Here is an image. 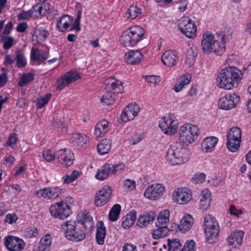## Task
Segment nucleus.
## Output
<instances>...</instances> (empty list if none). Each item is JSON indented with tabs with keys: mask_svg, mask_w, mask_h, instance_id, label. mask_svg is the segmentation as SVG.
<instances>
[{
	"mask_svg": "<svg viewBox=\"0 0 251 251\" xmlns=\"http://www.w3.org/2000/svg\"><path fill=\"white\" fill-rule=\"evenodd\" d=\"M35 35L33 36V38L36 37V42L40 43L44 41L49 35V32L47 30L43 28H38L35 30Z\"/></svg>",
	"mask_w": 251,
	"mask_h": 251,
	"instance_id": "nucleus-46",
	"label": "nucleus"
},
{
	"mask_svg": "<svg viewBox=\"0 0 251 251\" xmlns=\"http://www.w3.org/2000/svg\"><path fill=\"white\" fill-rule=\"evenodd\" d=\"M49 7L50 4L48 3H37L34 5L31 9L33 18H37L45 15Z\"/></svg>",
	"mask_w": 251,
	"mask_h": 251,
	"instance_id": "nucleus-27",
	"label": "nucleus"
},
{
	"mask_svg": "<svg viewBox=\"0 0 251 251\" xmlns=\"http://www.w3.org/2000/svg\"><path fill=\"white\" fill-rule=\"evenodd\" d=\"M167 244L169 250L171 251H181L182 249V244L179 239H168L167 240Z\"/></svg>",
	"mask_w": 251,
	"mask_h": 251,
	"instance_id": "nucleus-43",
	"label": "nucleus"
},
{
	"mask_svg": "<svg viewBox=\"0 0 251 251\" xmlns=\"http://www.w3.org/2000/svg\"><path fill=\"white\" fill-rule=\"evenodd\" d=\"M17 64L18 67H24L26 65V60L21 50L16 51Z\"/></svg>",
	"mask_w": 251,
	"mask_h": 251,
	"instance_id": "nucleus-55",
	"label": "nucleus"
},
{
	"mask_svg": "<svg viewBox=\"0 0 251 251\" xmlns=\"http://www.w3.org/2000/svg\"><path fill=\"white\" fill-rule=\"evenodd\" d=\"M80 78L79 75L75 71H71L61 76L56 81V89L61 91L66 86L75 81Z\"/></svg>",
	"mask_w": 251,
	"mask_h": 251,
	"instance_id": "nucleus-13",
	"label": "nucleus"
},
{
	"mask_svg": "<svg viewBox=\"0 0 251 251\" xmlns=\"http://www.w3.org/2000/svg\"><path fill=\"white\" fill-rule=\"evenodd\" d=\"M109 122L106 120H102L98 123L95 128L94 135L96 137H102L108 130Z\"/></svg>",
	"mask_w": 251,
	"mask_h": 251,
	"instance_id": "nucleus-31",
	"label": "nucleus"
},
{
	"mask_svg": "<svg viewBox=\"0 0 251 251\" xmlns=\"http://www.w3.org/2000/svg\"><path fill=\"white\" fill-rule=\"evenodd\" d=\"M31 17L33 18V15H31V9L28 11H22L18 15V16L19 20H28Z\"/></svg>",
	"mask_w": 251,
	"mask_h": 251,
	"instance_id": "nucleus-64",
	"label": "nucleus"
},
{
	"mask_svg": "<svg viewBox=\"0 0 251 251\" xmlns=\"http://www.w3.org/2000/svg\"><path fill=\"white\" fill-rule=\"evenodd\" d=\"M205 176H206L204 173H197L194 175L192 179L194 183H201L204 181Z\"/></svg>",
	"mask_w": 251,
	"mask_h": 251,
	"instance_id": "nucleus-63",
	"label": "nucleus"
},
{
	"mask_svg": "<svg viewBox=\"0 0 251 251\" xmlns=\"http://www.w3.org/2000/svg\"><path fill=\"white\" fill-rule=\"evenodd\" d=\"M242 132L240 128L234 126L230 128L226 134V147L229 151L235 152L240 147Z\"/></svg>",
	"mask_w": 251,
	"mask_h": 251,
	"instance_id": "nucleus-7",
	"label": "nucleus"
},
{
	"mask_svg": "<svg viewBox=\"0 0 251 251\" xmlns=\"http://www.w3.org/2000/svg\"><path fill=\"white\" fill-rule=\"evenodd\" d=\"M192 199L191 192L185 187L177 188L173 193V201L179 204H187Z\"/></svg>",
	"mask_w": 251,
	"mask_h": 251,
	"instance_id": "nucleus-14",
	"label": "nucleus"
},
{
	"mask_svg": "<svg viewBox=\"0 0 251 251\" xmlns=\"http://www.w3.org/2000/svg\"><path fill=\"white\" fill-rule=\"evenodd\" d=\"M33 79L34 75L32 73L24 74L19 80L18 85L20 87H23L31 82Z\"/></svg>",
	"mask_w": 251,
	"mask_h": 251,
	"instance_id": "nucleus-47",
	"label": "nucleus"
},
{
	"mask_svg": "<svg viewBox=\"0 0 251 251\" xmlns=\"http://www.w3.org/2000/svg\"><path fill=\"white\" fill-rule=\"evenodd\" d=\"M49 53L37 48H32L30 53L31 60L38 61V64L44 62L48 58Z\"/></svg>",
	"mask_w": 251,
	"mask_h": 251,
	"instance_id": "nucleus-29",
	"label": "nucleus"
},
{
	"mask_svg": "<svg viewBox=\"0 0 251 251\" xmlns=\"http://www.w3.org/2000/svg\"><path fill=\"white\" fill-rule=\"evenodd\" d=\"M63 190L58 187H45L39 189L34 192V195L38 198L48 200H55L62 193Z\"/></svg>",
	"mask_w": 251,
	"mask_h": 251,
	"instance_id": "nucleus-12",
	"label": "nucleus"
},
{
	"mask_svg": "<svg viewBox=\"0 0 251 251\" xmlns=\"http://www.w3.org/2000/svg\"><path fill=\"white\" fill-rule=\"evenodd\" d=\"M76 6L79 8V10L78 11L77 14V17L75 20L74 23L73 25L72 28H71V30H76L77 31L80 30V28L79 27L80 25V21L81 17V12H82V7L80 3H77Z\"/></svg>",
	"mask_w": 251,
	"mask_h": 251,
	"instance_id": "nucleus-49",
	"label": "nucleus"
},
{
	"mask_svg": "<svg viewBox=\"0 0 251 251\" xmlns=\"http://www.w3.org/2000/svg\"><path fill=\"white\" fill-rule=\"evenodd\" d=\"M191 79V75L189 74L182 75L174 86L175 91L178 92L181 90L185 85L190 82Z\"/></svg>",
	"mask_w": 251,
	"mask_h": 251,
	"instance_id": "nucleus-36",
	"label": "nucleus"
},
{
	"mask_svg": "<svg viewBox=\"0 0 251 251\" xmlns=\"http://www.w3.org/2000/svg\"><path fill=\"white\" fill-rule=\"evenodd\" d=\"M55 159L62 165L68 167L73 164L75 156L71 150L65 148L56 151Z\"/></svg>",
	"mask_w": 251,
	"mask_h": 251,
	"instance_id": "nucleus-15",
	"label": "nucleus"
},
{
	"mask_svg": "<svg viewBox=\"0 0 251 251\" xmlns=\"http://www.w3.org/2000/svg\"><path fill=\"white\" fill-rule=\"evenodd\" d=\"M111 164H106L102 166L96 175V177L100 180H103L106 178L109 175H112L111 170Z\"/></svg>",
	"mask_w": 251,
	"mask_h": 251,
	"instance_id": "nucleus-35",
	"label": "nucleus"
},
{
	"mask_svg": "<svg viewBox=\"0 0 251 251\" xmlns=\"http://www.w3.org/2000/svg\"><path fill=\"white\" fill-rule=\"evenodd\" d=\"M142 14V10L137 6H131L127 10L126 15L128 19H134Z\"/></svg>",
	"mask_w": 251,
	"mask_h": 251,
	"instance_id": "nucleus-44",
	"label": "nucleus"
},
{
	"mask_svg": "<svg viewBox=\"0 0 251 251\" xmlns=\"http://www.w3.org/2000/svg\"><path fill=\"white\" fill-rule=\"evenodd\" d=\"M156 214L154 211H150L141 215L137 222V225L140 227H144L154 220Z\"/></svg>",
	"mask_w": 251,
	"mask_h": 251,
	"instance_id": "nucleus-28",
	"label": "nucleus"
},
{
	"mask_svg": "<svg viewBox=\"0 0 251 251\" xmlns=\"http://www.w3.org/2000/svg\"><path fill=\"white\" fill-rule=\"evenodd\" d=\"M215 36L210 33H204L202 35L201 46L205 53L212 52V47L214 44Z\"/></svg>",
	"mask_w": 251,
	"mask_h": 251,
	"instance_id": "nucleus-24",
	"label": "nucleus"
},
{
	"mask_svg": "<svg viewBox=\"0 0 251 251\" xmlns=\"http://www.w3.org/2000/svg\"><path fill=\"white\" fill-rule=\"evenodd\" d=\"M159 126L164 134L172 135L175 134L178 129V122L175 117L168 115L161 119Z\"/></svg>",
	"mask_w": 251,
	"mask_h": 251,
	"instance_id": "nucleus-9",
	"label": "nucleus"
},
{
	"mask_svg": "<svg viewBox=\"0 0 251 251\" xmlns=\"http://www.w3.org/2000/svg\"><path fill=\"white\" fill-rule=\"evenodd\" d=\"M111 147V141L107 139L101 140L100 142L97 146L98 152L101 155L107 153L110 150Z\"/></svg>",
	"mask_w": 251,
	"mask_h": 251,
	"instance_id": "nucleus-39",
	"label": "nucleus"
},
{
	"mask_svg": "<svg viewBox=\"0 0 251 251\" xmlns=\"http://www.w3.org/2000/svg\"><path fill=\"white\" fill-rule=\"evenodd\" d=\"M0 41L1 42H3V49L6 50L10 49L13 45L16 44V41L13 37L2 35Z\"/></svg>",
	"mask_w": 251,
	"mask_h": 251,
	"instance_id": "nucleus-45",
	"label": "nucleus"
},
{
	"mask_svg": "<svg viewBox=\"0 0 251 251\" xmlns=\"http://www.w3.org/2000/svg\"><path fill=\"white\" fill-rule=\"evenodd\" d=\"M189 158V151L178 142L171 144L168 150L166 159L172 165H179L186 163Z\"/></svg>",
	"mask_w": 251,
	"mask_h": 251,
	"instance_id": "nucleus-2",
	"label": "nucleus"
},
{
	"mask_svg": "<svg viewBox=\"0 0 251 251\" xmlns=\"http://www.w3.org/2000/svg\"><path fill=\"white\" fill-rule=\"evenodd\" d=\"M232 34L233 31L230 28L226 29L222 35L217 34L215 36L212 52L218 55L224 53L226 50V42L231 39Z\"/></svg>",
	"mask_w": 251,
	"mask_h": 251,
	"instance_id": "nucleus-8",
	"label": "nucleus"
},
{
	"mask_svg": "<svg viewBox=\"0 0 251 251\" xmlns=\"http://www.w3.org/2000/svg\"><path fill=\"white\" fill-rule=\"evenodd\" d=\"M50 210L52 216L61 219L66 218L71 213L70 206L63 201L51 205Z\"/></svg>",
	"mask_w": 251,
	"mask_h": 251,
	"instance_id": "nucleus-11",
	"label": "nucleus"
},
{
	"mask_svg": "<svg viewBox=\"0 0 251 251\" xmlns=\"http://www.w3.org/2000/svg\"><path fill=\"white\" fill-rule=\"evenodd\" d=\"M17 141L18 138L16 137V134L15 133L11 134L8 137L6 145L11 148H14L17 145Z\"/></svg>",
	"mask_w": 251,
	"mask_h": 251,
	"instance_id": "nucleus-62",
	"label": "nucleus"
},
{
	"mask_svg": "<svg viewBox=\"0 0 251 251\" xmlns=\"http://www.w3.org/2000/svg\"><path fill=\"white\" fill-rule=\"evenodd\" d=\"M73 22L70 16L64 15L57 20L56 27L61 32L65 31Z\"/></svg>",
	"mask_w": 251,
	"mask_h": 251,
	"instance_id": "nucleus-32",
	"label": "nucleus"
},
{
	"mask_svg": "<svg viewBox=\"0 0 251 251\" xmlns=\"http://www.w3.org/2000/svg\"><path fill=\"white\" fill-rule=\"evenodd\" d=\"M178 55L176 51L168 50L166 51L162 55V63L168 67H173L176 64L178 61Z\"/></svg>",
	"mask_w": 251,
	"mask_h": 251,
	"instance_id": "nucleus-23",
	"label": "nucleus"
},
{
	"mask_svg": "<svg viewBox=\"0 0 251 251\" xmlns=\"http://www.w3.org/2000/svg\"><path fill=\"white\" fill-rule=\"evenodd\" d=\"M125 57L127 63L134 65L141 61L143 55L138 50H130L125 54Z\"/></svg>",
	"mask_w": 251,
	"mask_h": 251,
	"instance_id": "nucleus-26",
	"label": "nucleus"
},
{
	"mask_svg": "<svg viewBox=\"0 0 251 251\" xmlns=\"http://www.w3.org/2000/svg\"><path fill=\"white\" fill-rule=\"evenodd\" d=\"M69 141L75 146L85 147L89 142V138L84 134L74 133L71 134Z\"/></svg>",
	"mask_w": 251,
	"mask_h": 251,
	"instance_id": "nucleus-25",
	"label": "nucleus"
},
{
	"mask_svg": "<svg viewBox=\"0 0 251 251\" xmlns=\"http://www.w3.org/2000/svg\"><path fill=\"white\" fill-rule=\"evenodd\" d=\"M178 27L186 37L193 38L196 37L197 27L195 22L188 17H183L179 20Z\"/></svg>",
	"mask_w": 251,
	"mask_h": 251,
	"instance_id": "nucleus-10",
	"label": "nucleus"
},
{
	"mask_svg": "<svg viewBox=\"0 0 251 251\" xmlns=\"http://www.w3.org/2000/svg\"><path fill=\"white\" fill-rule=\"evenodd\" d=\"M242 78V73L235 67L222 69L216 78L217 85L223 89L230 90L236 87Z\"/></svg>",
	"mask_w": 251,
	"mask_h": 251,
	"instance_id": "nucleus-1",
	"label": "nucleus"
},
{
	"mask_svg": "<svg viewBox=\"0 0 251 251\" xmlns=\"http://www.w3.org/2000/svg\"><path fill=\"white\" fill-rule=\"evenodd\" d=\"M157 228L154 230L152 234V237L155 239L163 238L166 236L169 232L166 226L160 225L156 226Z\"/></svg>",
	"mask_w": 251,
	"mask_h": 251,
	"instance_id": "nucleus-40",
	"label": "nucleus"
},
{
	"mask_svg": "<svg viewBox=\"0 0 251 251\" xmlns=\"http://www.w3.org/2000/svg\"><path fill=\"white\" fill-rule=\"evenodd\" d=\"M51 237L50 234L45 235L40 240L38 249L39 251H45L50 248L51 244Z\"/></svg>",
	"mask_w": 251,
	"mask_h": 251,
	"instance_id": "nucleus-42",
	"label": "nucleus"
},
{
	"mask_svg": "<svg viewBox=\"0 0 251 251\" xmlns=\"http://www.w3.org/2000/svg\"><path fill=\"white\" fill-rule=\"evenodd\" d=\"M165 186L160 183H156L148 187L144 192L145 197L150 200H156L163 195Z\"/></svg>",
	"mask_w": 251,
	"mask_h": 251,
	"instance_id": "nucleus-16",
	"label": "nucleus"
},
{
	"mask_svg": "<svg viewBox=\"0 0 251 251\" xmlns=\"http://www.w3.org/2000/svg\"><path fill=\"white\" fill-rule=\"evenodd\" d=\"M38 234V229L35 226L26 227L24 231V236L28 238L36 237Z\"/></svg>",
	"mask_w": 251,
	"mask_h": 251,
	"instance_id": "nucleus-51",
	"label": "nucleus"
},
{
	"mask_svg": "<svg viewBox=\"0 0 251 251\" xmlns=\"http://www.w3.org/2000/svg\"><path fill=\"white\" fill-rule=\"evenodd\" d=\"M112 190L108 186H104L97 193L95 199V204L97 206H101L106 203L111 197Z\"/></svg>",
	"mask_w": 251,
	"mask_h": 251,
	"instance_id": "nucleus-19",
	"label": "nucleus"
},
{
	"mask_svg": "<svg viewBox=\"0 0 251 251\" xmlns=\"http://www.w3.org/2000/svg\"><path fill=\"white\" fill-rule=\"evenodd\" d=\"M199 129L194 125L184 124L178 130L179 139L183 143L191 144L198 138Z\"/></svg>",
	"mask_w": 251,
	"mask_h": 251,
	"instance_id": "nucleus-6",
	"label": "nucleus"
},
{
	"mask_svg": "<svg viewBox=\"0 0 251 251\" xmlns=\"http://www.w3.org/2000/svg\"><path fill=\"white\" fill-rule=\"evenodd\" d=\"M79 221L82 223V224H88V226H92V218L88 214L82 213L79 215Z\"/></svg>",
	"mask_w": 251,
	"mask_h": 251,
	"instance_id": "nucleus-56",
	"label": "nucleus"
},
{
	"mask_svg": "<svg viewBox=\"0 0 251 251\" xmlns=\"http://www.w3.org/2000/svg\"><path fill=\"white\" fill-rule=\"evenodd\" d=\"M181 251H196L195 242L193 240L187 241Z\"/></svg>",
	"mask_w": 251,
	"mask_h": 251,
	"instance_id": "nucleus-61",
	"label": "nucleus"
},
{
	"mask_svg": "<svg viewBox=\"0 0 251 251\" xmlns=\"http://www.w3.org/2000/svg\"><path fill=\"white\" fill-rule=\"evenodd\" d=\"M105 84L106 90L115 94L122 92L123 90L122 82L114 77H110L106 79Z\"/></svg>",
	"mask_w": 251,
	"mask_h": 251,
	"instance_id": "nucleus-21",
	"label": "nucleus"
},
{
	"mask_svg": "<svg viewBox=\"0 0 251 251\" xmlns=\"http://www.w3.org/2000/svg\"><path fill=\"white\" fill-rule=\"evenodd\" d=\"M124 163H120L116 165L111 164V170L112 175L121 173L125 169Z\"/></svg>",
	"mask_w": 251,
	"mask_h": 251,
	"instance_id": "nucleus-58",
	"label": "nucleus"
},
{
	"mask_svg": "<svg viewBox=\"0 0 251 251\" xmlns=\"http://www.w3.org/2000/svg\"><path fill=\"white\" fill-rule=\"evenodd\" d=\"M218 142V139L215 137H207L201 143L202 150L206 152L212 151Z\"/></svg>",
	"mask_w": 251,
	"mask_h": 251,
	"instance_id": "nucleus-30",
	"label": "nucleus"
},
{
	"mask_svg": "<svg viewBox=\"0 0 251 251\" xmlns=\"http://www.w3.org/2000/svg\"><path fill=\"white\" fill-rule=\"evenodd\" d=\"M42 156L45 160L51 162L55 158V153L50 150H48L43 151Z\"/></svg>",
	"mask_w": 251,
	"mask_h": 251,
	"instance_id": "nucleus-57",
	"label": "nucleus"
},
{
	"mask_svg": "<svg viewBox=\"0 0 251 251\" xmlns=\"http://www.w3.org/2000/svg\"><path fill=\"white\" fill-rule=\"evenodd\" d=\"M136 214L135 211H131L123 218L122 225L124 228H128L133 225L136 219Z\"/></svg>",
	"mask_w": 251,
	"mask_h": 251,
	"instance_id": "nucleus-37",
	"label": "nucleus"
},
{
	"mask_svg": "<svg viewBox=\"0 0 251 251\" xmlns=\"http://www.w3.org/2000/svg\"><path fill=\"white\" fill-rule=\"evenodd\" d=\"M106 235V228L104 226L102 221L98 222L97 228L96 239L97 242L99 245H103L104 242V239Z\"/></svg>",
	"mask_w": 251,
	"mask_h": 251,
	"instance_id": "nucleus-34",
	"label": "nucleus"
},
{
	"mask_svg": "<svg viewBox=\"0 0 251 251\" xmlns=\"http://www.w3.org/2000/svg\"><path fill=\"white\" fill-rule=\"evenodd\" d=\"M63 228L65 230V237L69 240L75 242L80 241L85 238L84 233L75 221H67L63 224Z\"/></svg>",
	"mask_w": 251,
	"mask_h": 251,
	"instance_id": "nucleus-5",
	"label": "nucleus"
},
{
	"mask_svg": "<svg viewBox=\"0 0 251 251\" xmlns=\"http://www.w3.org/2000/svg\"><path fill=\"white\" fill-rule=\"evenodd\" d=\"M52 125L55 128L59 129L63 128L65 126L64 119L61 117H59L57 116L54 117L53 118Z\"/></svg>",
	"mask_w": 251,
	"mask_h": 251,
	"instance_id": "nucleus-60",
	"label": "nucleus"
},
{
	"mask_svg": "<svg viewBox=\"0 0 251 251\" xmlns=\"http://www.w3.org/2000/svg\"><path fill=\"white\" fill-rule=\"evenodd\" d=\"M124 189L128 192L132 191L136 188V183L134 180L126 179L123 181Z\"/></svg>",
	"mask_w": 251,
	"mask_h": 251,
	"instance_id": "nucleus-52",
	"label": "nucleus"
},
{
	"mask_svg": "<svg viewBox=\"0 0 251 251\" xmlns=\"http://www.w3.org/2000/svg\"><path fill=\"white\" fill-rule=\"evenodd\" d=\"M194 220L189 214L185 215L181 219L179 224H175L176 229L179 230L182 233L188 231L194 224Z\"/></svg>",
	"mask_w": 251,
	"mask_h": 251,
	"instance_id": "nucleus-22",
	"label": "nucleus"
},
{
	"mask_svg": "<svg viewBox=\"0 0 251 251\" xmlns=\"http://www.w3.org/2000/svg\"><path fill=\"white\" fill-rule=\"evenodd\" d=\"M145 32L144 29L140 26L130 27L122 33L120 42L125 47H134L143 39Z\"/></svg>",
	"mask_w": 251,
	"mask_h": 251,
	"instance_id": "nucleus-3",
	"label": "nucleus"
},
{
	"mask_svg": "<svg viewBox=\"0 0 251 251\" xmlns=\"http://www.w3.org/2000/svg\"><path fill=\"white\" fill-rule=\"evenodd\" d=\"M170 211L167 209L162 210L157 217V221L155 223L156 226L160 225L166 226L169 222Z\"/></svg>",
	"mask_w": 251,
	"mask_h": 251,
	"instance_id": "nucleus-38",
	"label": "nucleus"
},
{
	"mask_svg": "<svg viewBox=\"0 0 251 251\" xmlns=\"http://www.w3.org/2000/svg\"><path fill=\"white\" fill-rule=\"evenodd\" d=\"M4 245L10 251H22L25 248V243L19 237L9 236L5 238Z\"/></svg>",
	"mask_w": 251,
	"mask_h": 251,
	"instance_id": "nucleus-18",
	"label": "nucleus"
},
{
	"mask_svg": "<svg viewBox=\"0 0 251 251\" xmlns=\"http://www.w3.org/2000/svg\"><path fill=\"white\" fill-rule=\"evenodd\" d=\"M146 81L150 84L151 86L155 87L160 81V77L158 76L151 75L146 76L145 77Z\"/></svg>",
	"mask_w": 251,
	"mask_h": 251,
	"instance_id": "nucleus-59",
	"label": "nucleus"
},
{
	"mask_svg": "<svg viewBox=\"0 0 251 251\" xmlns=\"http://www.w3.org/2000/svg\"><path fill=\"white\" fill-rule=\"evenodd\" d=\"M115 94L111 92H107L105 93L101 99V101L103 104L109 105L112 104L115 100Z\"/></svg>",
	"mask_w": 251,
	"mask_h": 251,
	"instance_id": "nucleus-50",
	"label": "nucleus"
},
{
	"mask_svg": "<svg viewBox=\"0 0 251 251\" xmlns=\"http://www.w3.org/2000/svg\"><path fill=\"white\" fill-rule=\"evenodd\" d=\"M121 211V206L119 204H115L114 205L112 208H111L109 214V220L111 221H116L120 214Z\"/></svg>",
	"mask_w": 251,
	"mask_h": 251,
	"instance_id": "nucleus-48",
	"label": "nucleus"
},
{
	"mask_svg": "<svg viewBox=\"0 0 251 251\" xmlns=\"http://www.w3.org/2000/svg\"><path fill=\"white\" fill-rule=\"evenodd\" d=\"M51 97V93H48L45 96L38 98L37 100V107L38 108H42L47 104Z\"/></svg>",
	"mask_w": 251,
	"mask_h": 251,
	"instance_id": "nucleus-54",
	"label": "nucleus"
},
{
	"mask_svg": "<svg viewBox=\"0 0 251 251\" xmlns=\"http://www.w3.org/2000/svg\"><path fill=\"white\" fill-rule=\"evenodd\" d=\"M239 101V97L237 95L228 94L219 100L218 106L221 109L230 110L235 107Z\"/></svg>",
	"mask_w": 251,
	"mask_h": 251,
	"instance_id": "nucleus-17",
	"label": "nucleus"
},
{
	"mask_svg": "<svg viewBox=\"0 0 251 251\" xmlns=\"http://www.w3.org/2000/svg\"><path fill=\"white\" fill-rule=\"evenodd\" d=\"M206 241L211 244L218 240L219 232V224L213 216L210 214L205 215L203 225Z\"/></svg>",
	"mask_w": 251,
	"mask_h": 251,
	"instance_id": "nucleus-4",
	"label": "nucleus"
},
{
	"mask_svg": "<svg viewBox=\"0 0 251 251\" xmlns=\"http://www.w3.org/2000/svg\"><path fill=\"white\" fill-rule=\"evenodd\" d=\"M197 55V50L195 47H192L187 50L185 62L189 67H191L194 64Z\"/></svg>",
	"mask_w": 251,
	"mask_h": 251,
	"instance_id": "nucleus-41",
	"label": "nucleus"
},
{
	"mask_svg": "<svg viewBox=\"0 0 251 251\" xmlns=\"http://www.w3.org/2000/svg\"><path fill=\"white\" fill-rule=\"evenodd\" d=\"M80 176V172L74 171L70 175H67L64 178V183L69 184L74 181Z\"/></svg>",
	"mask_w": 251,
	"mask_h": 251,
	"instance_id": "nucleus-53",
	"label": "nucleus"
},
{
	"mask_svg": "<svg viewBox=\"0 0 251 251\" xmlns=\"http://www.w3.org/2000/svg\"><path fill=\"white\" fill-rule=\"evenodd\" d=\"M244 232L241 230L236 231L230 234L228 238V243L229 246L240 245L242 243Z\"/></svg>",
	"mask_w": 251,
	"mask_h": 251,
	"instance_id": "nucleus-33",
	"label": "nucleus"
},
{
	"mask_svg": "<svg viewBox=\"0 0 251 251\" xmlns=\"http://www.w3.org/2000/svg\"><path fill=\"white\" fill-rule=\"evenodd\" d=\"M140 111L138 104H130L127 106L121 114V119L124 122L133 120Z\"/></svg>",
	"mask_w": 251,
	"mask_h": 251,
	"instance_id": "nucleus-20",
	"label": "nucleus"
}]
</instances>
